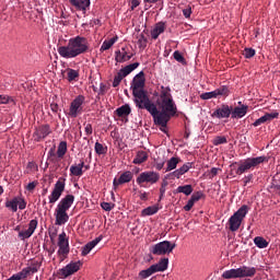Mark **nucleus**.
I'll use <instances>...</instances> for the list:
<instances>
[{
	"mask_svg": "<svg viewBox=\"0 0 280 280\" xmlns=\"http://www.w3.org/2000/svg\"><path fill=\"white\" fill-rule=\"evenodd\" d=\"M158 105L160 110L156 105H154V122L159 124L161 127H167L168 121H171L173 116H176L178 110L176 102H174L172 96V89H170V85H161Z\"/></svg>",
	"mask_w": 280,
	"mask_h": 280,
	"instance_id": "f257e3e1",
	"label": "nucleus"
},
{
	"mask_svg": "<svg viewBox=\"0 0 280 280\" xmlns=\"http://www.w3.org/2000/svg\"><path fill=\"white\" fill-rule=\"evenodd\" d=\"M90 49V44L85 36H74L69 38L68 44L58 47V52L61 58H78V55H83Z\"/></svg>",
	"mask_w": 280,
	"mask_h": 280,
	"instance_id": "f03ea898",
	"label": "nucleus"
},
{
	"mask_svg": "<svg viewBox=\"0 0 280 280\" xmlns=\"http://www.w3.org/2000/svg\"><path fill=\"white\" fill-rule=\"evenodd\" d=\"M75 201V196L72 192H68L67 196L61 199L56 207V225L62 226L63 223H67L69 220L68 209L72 207Z\"/></svg>",
	"mask_w": 280,
	"mask_h": 280,
	"instance_id": "7ed1b4c3",
	"label": "nucleus"
},
{
	"mask_svg": "<svg viewBox=\"0 0 280 280\" xmlns=\"http://www.w3.org/2000/svg\"><path fill=\"white\" fill-rule=\"evenodd\" d=\"M178 163H180V158H170L167 160L165 168L167 172L166 179H180V176L187 174L192 168V163H184V165H180V168H177Z\"/></svg>",
	"mask_w": 280,
	"mask_h": 280,
	"instance_id": "20e7f679",
	"label": "nucleus"
},
{
	"mask_svg": "<svg viewBox=\"0 0 280 280\" xmlns=\"http://www.w3.org/2000/svg\"><path fill=\"white\" fill-rule=\"evenodd\" d=\"M257 268H249L247 265H243L242 268H231L224 270L223 278H244V280H250V277L256 276Z\"/></svg>",
	"mask_w": 280,
	"mask_h": 280,
	"instance_id": "39448f33",
	"label": "nucleus"
},
{
	"mask_svg": "<svg viewBox=\"0 0 280 280\" xmlns=\"http://www.w3.org/2000/svg\"><path fill=\"white\" fill-rule=\"evenodd\" d=\"M266 160L267 158L265 154L259 155V158H246L245 160H241V163H238V168H236V174H246V171L257 168V165L266 163Z\"/></svg>",
	"mask_w": 280,
	"mask_h": 280,
	"instance_id": "423d86ee",
	"label": "nucleus"
},
{
	"mask_svg": "<svg viewBox=\"0 0 280 280\" xmlns=\"http://www.w3.org/2000/svg\"><path fill=\"white\" fill-rule=\"evenodd\" d=\"M249 212V207L247 205H243L242 207L236 210V212L231 215L229 220V225L231 232H238L240 226H242L244 218Z\"/></svg>",
	"mask_w": 280,
	"mask_h": 280,
	"instance_id": "0eeeda50",
	"label": "nucleus"
},
{
	"mask_svg": "<svg viewBox=\"0 0 280 280\" xmlns=\"http://www.w3.org/2000/svg\"><path fill=\"white\" fill-rule=\"evenodd\" d=\"M43 262H39L38 259H34L31 265H27L26 268H23L19 271V273H14L13 276H10V279L7 280H25V278H28V276H33L34 272H38L40 270Z\"/></svg>",
	"mask_w": 280,
	"mask_h": 280,
	"instance_id": "6e6552de",
	"label": "nucleus"
},
{
	"mask_svg": "<svg viewBox=\"0 0 280 280\" xmlns=\"http://www.w3.org/2000/svg\"><path fill=\"white\" fill-rule=\"evenodd\" d=\"M138 107L145 108V110H149L151 113V116H153V121L155 119V104L150 100V96L148 95V91L144 90V85L141 86L139 94H138Z\"/></svg>",
	"mask_w": 280,
	"mask_h": 280,
	"instance_id": "1a4fd4ad",
	"label": "nucleus"
},
{
	"mask_svg": "<svg viewBox=\"0 0 280 280\" xmlns=\"http://www.w3.org/2000/svg\"><path fill=\"white\" fill-rule=\"evenodd\" d=\"M174 248H176V243H172L171 240H162L161 243L152 245L150 252L155 256H164L165 254H172Z\"/></svg>",
	"mask_w": 280,
	"mask_h": 280,
	"instance_id": "9d476101",
	"label": "nucleus"
},
{
	"mask_svg": "<svg viewBox=\"0 0 280 280\" xmlns=\"http://www.w3.org/2000/svg\"><path fill=\"white\" fill-rule=\"evenodd\" d=\"M170 265V259L167 256H164L163 259H160L159 262L155 265H151L150 268H147L145 270H140L139 276L140 278H149L150 276H153V272H160L167 270V267Z\"/></svg>",
	"mask_w": 280,
	"mask_h": 280,
	"instance_id": "9b49d317",
	"label": "nucleus"
},
{
	"mask_svg": "<svg viewBox=\"0 0 280 280\" xmlns=\"http://www.w3.org/2000/svg\"><path fill=\"white\" fill-rule=\"evenodd\" d=\"M70 254L69 237H67V232H61L58 236V256L60 261L67 259Z\"/></svg>",
	"mask_w": 280,
	"mask_h": 280,
	"instance_id": "f8f14e48",
	"label": "nucleus"
},
{
	"mask_svg": "<svg viewBox=\"0 0 280 280\" xmlns=\"http://www.w3.org/2000/svg\"><path fill=\"white\" fill-rule=\"evenodd\" d=\"M67 179L65 176H59V179L56 182L54 186V190H51L49 196V203H56L59 201V198L62 196L63 190H66Z\"/></svg>",
	"mask_w": 280,
	"mask_h": 280,
	"instance_id": "ddd939ff",
	"label": "nucleus"
},
{
	"mask_svg": "<svg viewBox=\"0 0 280 280\" xmlns=\"http://www.w3.org/2000/svg\"><path fill=\"white\" fill-rule=\"evenodd\" d=\"M142 85H145V77H144V72H139L138 74H136V78H133V81L131 84L132 94H133L137 107H139V93H140V90L142 89Z\"/></svg>",
	"mask_w": 280,
	"mask_h": 280,
	"instance_id": "4468645a",
	"label": "nucleus"
},
{
	"mask_svg": "<svg viewBox=\"0 0 280 280\" xmlns=\"http://www.w3.org/2000/svg\"><path fill=\"white\" fill-rule=\"evenodd\" d=\"M138 66H140L139 62L128 63L127 67L119 69V72L115 74V78L113 80L114 89H117V85H120V82L121 80H124V77L131 74V71H133L135 69H138Z\"/></svg>",
	"mask_w": 280,
	"mask_h": 280,
	"instance_id": "2eb2a0df",
	"label": "nucleus"
},
{
	"mask_svg": "<svg viewBox=\"0 0 280 280\" xmlns=\"http://www.w3.org/2000/svg\"><path fill=\"white\" fill-rule=\"evenodd\" d=\"M160 177L156 171H142V173L137 176L136 182L138 185H143L144 182H149V185H155Z\"/></svg>",
	"mask_w": 280,
	"mask_h": 280,
	"instance_id": "dca6fc26",
	"label": "nucleus"
},
{
	"mask_svg": "<svg viewBox=\"0 0 280 280\" xmlns=\"http://www.w3.org/2000/svg\"><path fill=\"white\" fill-rule=\"evenodd\" d=\"M85 102V96L83 94H79V96H75L74 100H72L70 109H69V116L72 118H77L80 113L83 110V103Z\"/></svg>",
	"mask_w": 280,
	"mask_h": 280,
	"instance_id": "f3484780",
	"label": "nucleus"
},
{
	"mask_svg": "<svg viewBox=\"0 0 280 280\" xmlns=\"http://www.w3.org/2000/svg\"><path fill=\"white\" fill-rule=\"evenodd\" d=\"M37 226L38 220L37 218H33L32 221H30L28 223V229H25V231H21V226H15V232H19L20 240H27L28 237H32Z\"/></svg>",
	"mask_w": 280,
	"mask_h": 280,
	"instance_id": "a211bd4d",
	"label": "nucleus"
},
{
	"mask_svg": "<svg viewBox=\"0 0 280 280\" xmlns=\"http://www.w3.org/2000/svg\"><path fill=\"white\" fill-rule=\"evenodd\" d=\"M229 85H221L220 89H215L214 91H206L200 96L201 100H213V97L218 96H229Z\"/></svg>",
	"mask_w": 280,
	"mask_h": 280,
	"instance_id": "6ab92c4d",
	"label": "nucleus"
},
{
	"mask_svg": "<svg viewBox=\"0 0 280 280\" xmlns=\"http://www.w3.org/2000/svg\"><path fill=\"white\" fill-rule=\"evenodd\" d=\"M5 207L12 212H18V209H26L27 201L23 199V196H14L10 201H5Z\"/></svg>",
	"mask_w": 280,
	"mask_h": 280,
	"instance_id": "aec40b11",
	"label": "nucleus"
},
{
	"mask_svg": "<svg viewBox=\"0 0 280 280\" xmlns=\"http://www.w3.org/2000/svg\"><path fill=\"white\" fill-rule=\"evenodd\" d=\"M133 179V173L132 171H124L122 174H120V176H115V179H113V186L115 188V190H117V187H119V185H126L127 182H132Z\"/></svg>",
	"mask_w": 280,
	"mask_h": 280,
	"instance_id": "412c9836",
	"label": "nucleus"
},
{
	"mask_svg": "<svg viewBox=\"0 0 280 280\" xmlns=\"http://www.w3.org/2000/svg\"><path fill=\"white\" fill-rule=\"evenodd\" d=\"M81 260H78V262H69L65 266V268H61L60 276L62 278H68L69 276H73V272H78L81 268Z\"/></svg>",
	"mask_w": 280,
	"mask_h": 280,
	"instance_id": "4be33fe9",
	"label": "nucleus"
},
{
	"mask_svg": "<svg viewBox=\"0 0 280 280\" xmlns=\"http://www.w3.org/2000/svg\"><path fill=\"white\" fill-rule=\"evenodd\" d=\"M51 133V127L49 125H42L40 127H37L35 132L33 133L34 140H44L48 137V135Z\"/></svg>",
	"mask_w": 280,
	"mask_h": 280,
	"instance_id": "5701e85b",
	"label": "nucleus"
},
{
	"mask_svg": "<svg viewBox=\"0 0 280 280\" xmlns=\"http://www.w3.org/2000/svg\"><path fill=\"white\" fill-rule=\"evenodd\" d=\"M131 58H133V52H128L126 47H121V50H116L115 52L117 63H125L126 60H130Z\"/></svg>",
	"mask_w": 280,
	"mask_h": 280,
	"instance_id": "b1692460",
	"label": "nucleus"
},
{
	"mask_svg": "<svg viewBox=\"0 0 280 280\" xmlns=\"http://www.w3.org/2000/svg\"><path fill=\"white\" fill-rule=\"evenodd\" d=\"M231 114L232 107H230V105H221V107H217V109L213 110L212 116L217 118H230Z\"/></svg>",
	"mask_w": 280,
	"mask_h": 280,
	"instance_id": "393cba45",
	"label": "nucleus"
},
{
	"mask_svg": "<svg viewBox=\"0 0 280 280\" xmlns=\"http://www.w3.org/2000/svg\"><path fill=\"white\" fill-rule=\"evenodd\" d=\"M273 118H279L278 110H273L272 113H265V116L256 118V121H254V127H259L260 124H266V121H272Z\"/></svg>",
	"mask_w": 280,
	"mask_h": 280,
	"instance_id": "a878e982",
	"label": "nucleus"
},
{
	"mask_svg": "<svg viewBox=\"0 0 280 280\" xmlns=\"http://www.w3.org/2000/svg\"><path fill=\"white\" fill-rule=\"evenodd\" d=\"M103 240V234H100L98 237H95L94 240H91L90 243H86L85 245H83V248H82V256H88V254L91 253V250L93 248H95V245H97L98 243H101V241Z\"/></svg>",
	"mask_w": 280,
	"mask_h": 280,
	"instance_id": "bb28decb",
	"label": "nucleus"
},
{
	"mask_svg": "<svg viewBox=\"0 0 280 280\" xmlns=\"http://www.w3.org/2000/svg\"><path fill=\"white\" fill-rule=\"evenodd\" d=\"M203 192L202 190H197V192H192V196H190V199L187 201V205H185L184 209L186 212H189L192 207H195L196 201H200V198H202Z\"/></svg>",
	"mask_w": 280,
	"mask_h": 280,
	"instance_id": "cd10ccee",
	"label": "nucleus"
},
{
	"mask_svg": "<svg viewBox=\"0 0 280 280\" xmlns=\"http://www.w3.org/2000/svg\"><path fill=\"white\" fill-rule=\"evenodd\" d=\"M248 110V105H241V106H236L231 107V116L232 118H243L244 116H246Z\"/></svg>",
	"mask_w": 280,
	"mask_h": 280,
	"instance_id": "c85d7f7f",
	"label": "nucleus"
},
{
	"mask_svg": "<svg viewBox=\"0 0 280 280\" xmlns=\"http://www.w3.org/2000/svg\"><path fill=\"white\" fill-rule=\"evenodd\" d=\"M71 5H74L78 11H88L91 5V0H69Z\"/></svg>",
	"mask_w": 280,
	"mask_h": 280,
	"instance_id": "c756f323",
	"label": "nucleus"
},
{
	"mask_svg": "<svg viewBox=\"0 0 280 280\" xmlns=\"http://www.w3.org/2000/svg\"><path fill=\"white\" fill-rule=\"evenodd\" d=\"M164 31H166V22H156L153 31H151V37L159 38V36H161V33H164Z\"/></svg>",
	"mask_w": 280,
	"mask_h": 280,
	"instance_id": "7c9ffc66",
	"label": "nucleus"
},
{
	"mask_svg": "<svg viewBox=\"0 0 280 280\" xmlns=\"http://www.w3.org/2000/svg\"><path fill=\"white\" fill-rule=\"evenodd\" d=\"M84 166V160H81V163L78 165H70V174H72V176H82Z\"/></svg>",
	"mask_w": 280,
	"mask_h": 280,
	"instance_id": "2f4dec72",
	"label": "nucleus"
},
{
	"mask_svg": "<svg viewBox=\"0 0 280 280\" xmlns=\"http://www.w3.org/2000/svg\"><path fill=\"white\" fill-rule=\"evenodd\" d=\"M117 116H130V113H132V109L130 105H120V107H117L116 109Z\"/></svg>",
	"mask_w": 280,
	"mask_h": 280,
	"instance_id": "473e14b6",
	"label": "nucleus"
},
{
	"mask_svg": "<svg viewBox=\"0 0 280 280\" xmlns=\"http://www.w3.org/2000/svg\"><path fill=\"white\" fill-rule=\"evenodd\" d=\"M145 160H148V152L139 151L133 159V163L140 165L141 163H145Z\"/></svg>",
	"mask_w": 280,
	"mask_h": 280,
	"instance_id": "72a5a7b5",
	"label": "nucleus"
},
{
	"mask_svg": "<svg viewBox=\"0 0 280 280\" xmlns=\"http://www.w3.org/2000/svg\"><path fill=\"white\" fill-rule=\"evenodd\" d=\"M175 192H184L185 196H191L194 188L192 185H178V188H176Z\"/></svg>",
	"mask_w": 280,
	"mask_h": 280,
	"instance_id": "f704fd0d",
	"label": "nucleus"
},
{
	"mask_svg": "<svg viewBox=\"0 0 280 280\" xmlns=\"http://www.w3.org/2000/svg\"><path fill=\"white\" fill-rule=\"evenodd\" d=\"M118 42V36H113V38H108V40L103 42L101 51H105V49H110L114 44Z\"/></svg>",
	"mask_w": 280,
	"mask_h": 280,
	"instance_id": "c9c22d12",
	"label": "nucleus"
},
{
	"mask_svg": "<svg viewBox=\"0 0 280 280\" xmlns=\"http://www.w3.org/2000/svg\"><path fill=\"white\" fill-rule=\"evenodd\" d=\"M68 152V143L67 141H60L57 149L58 156H65Z\"/></svg>",
	"mask_w": 280,
	"mask_h": 280,
	"instance_id": "e433bc0d",
	"label": "nucleus"
},
{
	"mask_svg": "<svg viewBox=\"0 0 280 280\" xmlns=\"http://www.w3.org/2000/svg\"><path fill=\"white\" fill-rule=\"evenodd\" d=\"M254 243L257 245V248H268V240L265 237H254Z\"/></svg>",
	"mask_w": 280,
	"mask_h": 280,
	"instance_id": "4c0bfd02",
	"label": "nucleus"
},
{
	"mask_svg": "<svg viewBox=\"0 0 280 280\" xmlns=\"http://www.w3.org/2000/svg\"><path fill=\"white\" fill-rule=\"evenodd\" d=\"M159 212V207L152 206V207H145L144 210H142L141 214L142 217H145V214H155Z\"/></svg>",
	"mask_w": 280,
	"mask_h": 280,
	"instance_id": "58836bf2",
	"label": "nucleus"
},
{
	"mask_svg": "<svg viewBox=\"0 0 280 280\" xmlns=\"http://www.w3.org/2000/svg\"><path fill=\"white\" fill-rule=\"evenodd\" d=\"M213 145H220L221 143H228L226 136H215L212 141Z\"/></svg>",
	"mask_w": 280,
	"mask_h": 280,
	"instance_id": "ea45409f",
	"label": "nucleus"
},
{
	"mask_svg": "<svg viewBox=\"0 0 280 280\" xmlns=\"http://www.w3.org/2000/svg\"><path fill=\"white\" fill-rule=\"evenodd\" d=\"M167 185H168L167 176H165V179H163L160 188V200L165 196Z\"/></svg>",
	"mask_w": 280,
	"mask_h": 280,
	"instance_id": "a19ab883",
	"label": "nucleus"
},
{
	"mask_svg": "<svg viewBox=\"0 0 280 280\" xmlns=\"http://www.w3.org/2000/svg\"><path fill=\"white\" fill-rule=\"evenodd\" d=\"M147 44H148V38H145L143 33H141V36H139V38H138V45H139L140 49H145Z\"/></svg>",
	"mask_w": 280,
	"mask_h": 280,
	"instance_id": "79ce46f5",
	"label": "nucleus"
},
{
	"mask_svg": "<svg viewBox=\"0 0 280 280\" xmlns=\"http://www.w3.org/2000/svg\"><path fill=\"white\" fill-rule=\"evenodd\" d=\"M77 77H80V72H78V69H69L68 71V80H77Z\"/></svg>",
	"mask_w": 280,
	"mask_h": 280,
	"instance_id": "37998d69",
	"label": "nucleus"
},
{
	"mask_svg": "<svg viewBox=\"0 0 280 280\" xmlns=\"http://www.w3.org/2000/svg\"><path fill=\"white\" fill-rule=\"evenodd\" d=\"M173 58H175V60H178L179 63H186V58L184 57V55H182L179 50H175V52H173Z\"/></svg>",
	"mask_w": 280,
	"mask_h": 280,
	"instance_id": "c03bdc74",
	"label": "nucleus"
},
{
	"mask_svg": "<svg viewBox=\"0 0 280 280\" xmlns=\"http://www.w3.org/2000/svg\"><path fill=\"white\" fill-rule=\"evenodd\" d=\"M95 152L96 154H105L106 149L103 143H100V141H96L95 143Z\"/></svg>",
	"mask_w": 280,
	"mask_h": 280,
	"instance_id": "a18cd8bd",
	"label": "nucleus"
},
{
	"mask_svg": "<svg viewBox=\"0 0 280 280\" xmlns=\"http://www.w3.org/2000/svg\"><path fill=\"white\" fill-rule=\"evenodd\" d=\"M243 55H245V58H254V55H256V50H254L253 47H245Z\"/></svg>",
	"mask_w": 280,
	"mask_h": 280,
	"instance_id": "49530a36",
	"label": "nucleus"
},
{
	"mask_svg": "<svg viewBox=\"0 0 280 280\" xmlns=\"http://www.w3.org/2000/svg\"><path fill=\"white\" fill-rule=\"evenodd\" d=\"M101 207L105 209L106 212H110V209H114L115 205L110 201H103Z\"/></svg>",
	"mask_w": 280,
	"mask_h": 280,
	"instance_id": "de8ad7c7",
	"label": "nucleus"
},
{
	"mask_svg": "<svg viewBox=\"0 0 280 280\" xmlns=\"http://www.w3.org/2000/svg\"><path fill=\"white\" fill-rule=\"evenodd\" d=\"M8 102H11V96L7 94H0V105H8Z\"/></svg>",
	"mask_w": 280,
	"mask_h": 280,
	"instance_id": "09e8293b",
	"label": "nucleus"
},
{
	"mask_svg": "<svg viewBox=\"0 0 280 280\" xmlns=\"http://www.w3.org/2000/svg\"><path fill=\"white\" fill-rule=\"evenodd\" d=\"M183 13H184V16H186V19L190 18L192 13L191 5H186L185 9H183Z\"/></svg>",
	"mask_w": 280,
	"mask_h": 280,
	"instance_id": "8fccbe9b",
	"label": "nucleus"
},
{
	"mask_svg": "<svg viewBox=\"0 0 280 280\" xmlns=\"http://www.w3.org/2000/svg\"><path fill=\"white\" fill-rule=\"evenodd\" d=\"M38 182L34 180V182H28V185H26V190H35V188L37 187Z\"/></svg>",
	"mask_w": 280,
	"mask_h": 280,
	"instance_id": "3c124183",
	"label": "nucleus"
},
{
	"mask_svg": "<svg viewBox=\"0 0 280 280\" xmlns=\"http://www.w3.org/2000/svg\"><path fill=\"white\" fill-rule=\"evenodd\" d=\"M50 108H51L52 113H59V110H60L58 102H51Z\"/></svg>",
	"mask_w": 280,
	"mask_h": 280,
	"instance_id": "603ef678",
	"label": "nucleus"
},
{
	"mask_svg": "<svg viewBox=\"0 0 280 280\" xmlns=\"http://www.w3.org/2000/svg\"><path fill=\"white\" fill-rule=\"evenodd\" d=\"M253 176V174H247V176H244L243 183L245 187L248 185L249 182H252Z\"/></svg>",
	"mask_w": 280,
	"mask_h": 280,
	"instance_id": "864d4df0",
	"label": "nucleus"
},
{
	"mask_svg": "<svg viewBox=\"0 0 280 280\" xmlns=\"http://www.w3.org/2000/svg\"><path fill=\"white\" fill-rule=\"evenodd\" d=\"M164 165H165V160H162V162L160 163H155V168L158 170L156 174H159V171H162V168H164Z\"/></svg>",
	"mask_w": 280,
	"mask_h": 280,
	"instance_id": "5fc2aeb1",
	"label": "nucleus"
},
{
	"mask_svg": "<svg viewBox=\"0 0 280 280\" xmlns=\"http://www.w3.org/2000/svg\"><path fill=\"white\" fill-rule=\"evenodd\" d=\"M85 135L93 133V126L92 125H84Z\"/></svg>",
	"mask_w": 280,
	"mask_h": 280,
	"instance_id": "6e6d98bb",
	"label": "nucleus"
},
{
	"mask_svg": "<svg viewBox=\"0 0 280 280\" xmlns=\"http://www.w3.org/2000/svg\"><path fill=\"white\" fill-rule=\"evenodd\" d=\"M55 154H56V147H51V149H49L48 156H55Z\"/></svg>",
	"mask_w": 280,
	"mask_h": 280,
	"instance_id": "4d7b16f0",
	"label": "nucleus"
},
{
	"mask_svg": "<svg viewBox=\"0 0 280 280\" xmlns=\"http://www.w3.org/2000/svg\"><path fill=\"white\" fill-rule=\"evenodd\" d=\"M140 5V0H131V8H138Z\"/></svg>",
	"mask_w": 280,
	"mask_h": 280,
	"instance_id": "13d9d810",
	"label": "nucleus"
},
{
	"mask_svg": "<svg viewBox=\"0 0 280 280\" xmlns=\"http://www.w3.org/2000/svg\"><path fill=\"white\" fill-rule=\"evenodd\" d=\"M140 198H141L142 201H147L148 200V192L147 191L141 192Z\"/></svg>",
	"mask_w": 280,
	"mask_h": 280,
	"instance_id": "bf43d9fd",
	"label": "nucleus"
},
{
	"mask_svg": "<svg viewBox=\"0 0 280 280\" xmlns=\"http://www.w3.org/2000/svg\"><path fill=\"white\" fill-rule=\"evenodd\" d=\"M210 174H212V176H218L219 168H215V167L211 168Z\"/></svg>",
	"mask_w": 280,
	"mask_h": 280,
	"instance_id": "052dcab7",
	"label": "nucleus"
},
{
	"mask_svg": "<svg viewBox=\"0 0 280 280\" xmlns=\"http://www.w3.org/2000/svg\"><path fill=\"white\" fill-rule=\"evenodd\" d=\"M47 192H48V188H44V189L42 190V196H47Z\"/></svg>",
	"mask_w": 280,
	"mask_h": 280,
	"instance_id": "680f3d73",
	"label": "nucleus"
},
{
	"mask_svg": "<svg viewBox=\"0 0 280 280\" xmlns=\"http://www.w3.org/2000/svg\"><path fill=\"white\" fill-rule=\"evenodd\" d=\"M275 190H277L278 192H280V185H275Z\"/></svg>",
	"mask_w": 280,
	"mask_h": 280,
	"instance_id": "e2e57ef3",
	"label": "nucleus"
},
{
	"mask_svg": "<svg viewBox=\"0 0 280 280\" xmlns=\"http://www.w3.org/2000/svg\"><path fill=\"white\" fill-rule=\"evenodd\" d=\"M2 192H4V188L2 185H0V196H2Z\"/></svg>",
	"mask_w": 280,
	"mask_h": 280,
	"instance_id": "0e129e2a",
	"label": "nucleus"
},
{
	"mask_svg": "<svg viewBox=\"0 0 280 280\" xmlns=\"http://www.w3.org/2000/svg\"><path fill=\"white\" fill-rule=\"evenodd\" d=\"M144 2H159V0H144Z\"/></svg>",
	"mask_w": 280,
	"mask_h": 280,
	"instance_id": "69168bd1",
	"label": "nucleus"
},
{
	"mask_svg": "<svg viewBox=\"0 0 280 280\" xmlns=\"http://www.w3.org/2000/svg\"><path fill=\"white\" fill-rule=\"evenodd\" d=\"M84 168H85V170H88V168H89V165H88V164H86V165H84Z\"/></svg>",
	"mask_w": 280,
	"mask_h": 280,
	"instance_id": "338daca9",
	"label": "nucleus"
},
{
	"mask_svg": "<svg viewBox=\"0 0 280 280\" xmlns=\"http://www.w3.org/2000/svg\"><path fill=\"white\" fill-rule=\"evenodd\" d=\"M50 238L52 240V234H50Z\"/></svg>",
	"mask_w": 280,
	"mask_h": 280,
	"instance_id": "774afa93",
	"label": "nucleus"
}]
</instances>
